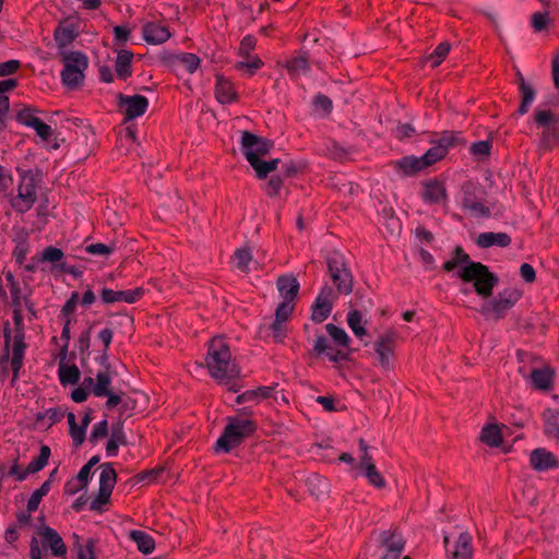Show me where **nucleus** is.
Returning <instances> with one entry per match:
<instances>
[{"label": "nucleus", "mask_w": 559, "mask_h": 559, "mask_svg": "<svg viewBox=\"0 0 559 559\" xmlns=\"http://www.w3.org/2000/svg\"><path fill=\"white\" fill-rule=\"evenodd\" d=\"M442 269L445 272L459 269L457 277L464 283H473L475 292L483 298L490 297L499 283V277L487 265L473 261L461 246L455 247L452 258L443 263Z\"/></svg>", "instance_id": "nucleus-1"}, {"label": "nucleus", "mask_w": 559, "mask_h": 559, "mask_svg": "<svg viewBox=\"0 0 559 559\" xmlns=\"http://www.w3.org/2000/svg\"><path fill=\"white\" fill-rule=\"evenodd\" d=\"M205 364L210 376L222 384H229L240 376V369L222 336H215L209 342Z\"/></svg>", "instance_id": "nucleus-2"}, {"label": "nucleus", "mask_w": 559, "mask_h": 559, "mask_svg": "<svg viewBox=\"0 0 559 559\" xmlns=\"http://www.w3.org/2000/svg\"><path fill=\"white\" fill-rule=\"evenodd\" d=\"M255 430L257 424L253 420L237 416L227 417V425L215 443V451L229 453L239 447L245 438L253 435Z\"/></svg>", "instance_id": "nucleus-3"}, {"label": "nucleus", "mask_w": 559, "mask_h": 559, "mask_svg": "<svg viewBox=\"0 0 559 559\" xmlns=\"http://www.w3.org/2000/svg\"><path fill=\"white\" fill-rule=\"evenodd\" d=\"M63 69L60 76L63 86L69 90L79 88L84 82V72L88 68V58L82 51H69L61 53Z\"/></svg>", "instance_id": "nucleus-4"}, {"label": "nucleus", "mask_w": 559, "mask_h": 559, "mask_svg": "<svg viewBox=\"0 0 559 559\" xmlns=\"http://www.w3.org/2000/svg\"><path fill=\"white\" fill-rule=\"evenodd\" d=\"M20 182L16 195L12 197V209L21 214L28 212L37 201V186L40 179L33 170H19Z\"/></svg>", "instance_id": "nucleus-5"}, {"label": "nucleus", "mask_w": 559, "mask_h": 559, "mask_svg": "<svg viewBox=\"0 0 559 559\" xmlns=\"http://www.w3.org/2000/svg\"><path fill=\"white\" fill-rule=\"evenodd\" d=\"M326 265L330 277L336 287L338 295H349L354 287V277L348 269L344 255L338 251H332L326 257Z\"/></svg>", "instance_id": "nucleus-6"}, {"label": "nucleus", "mask_w": 559, "mask_h": 559, "mask_svg": "<svg viewBox=\"0 0 559 559\" xmlns=\"http://www.w3.org/2000/svg\"><path fill=\"white\" fill-rule=\"evenodd\" d=\"M522 292L514 287H508L498 293V295L481 306L480 312L486 317H492L496 320L502 319L506 313L515 306L521 299Z\"/></svg>", "instance_id": "nucleus-7"}, {"label": "nucleus", "mask_w": 559, "mask_h": 559, "mask_svg": "<svg viewBox=\"0 0 559 559\" xmlns=\"http://www.w3.org/2000/svg\"><path fill=\"white\" fill-rule=\"evenodd\" d=\"M465 140L460 131L445 130L430 140L431 147L426 151V157H430L435 164L443 159L451 148L465 145Z\"/></svg>", "instance_id": "nucleus-8"}, {"label": "nucleus", "mask_w": 559, "mask_h": 559, "mask_svg": "<svg viewBox=\"0 0 559 559\" xmlns=\"http://www.w3.org/2000/svg\"><path fill=\"white\" fill-rule=\"evenodd\" d=\"M118 108L124 115V121H131L143 116L148 108V99L143 95H124L119 93L117 96Z\"/></svg>", "instance_id": "nucleus-9"}, {"label": "nucleus", "mask_w": 559, "mask_h": 559, "mask_svg": "<svg viewBox=\"0 0 559 559\" xmlns=\"http://www.w3.org/2000/svg\"><path fill=\"white\" fill-rule=\"evenodd\" d=\"M337 297V294L332 287L328 285L323 286L311 307L312 321L316 323L325 321L330 317Z\"/></svg>", "instance_id": "nucleus-10"}, {"label": "nucleus", "mask_w": 559, "mask_h": 559, "mask_svg": "<svg viewBox=\"0 0 559 559\" xmlns=\"http://www.w3.org/2000/svg\"><path fill=\"white\" fill-rule=\"evenodd\" d=\"M473 538L467 532H462L456 539L451 543L450 537L444 535L443 545L448 559H472L473 558Z\"/></svg>", "instance_id": "nucleus-11"}, {"label": "nucleus", "mask_w": 559, "mask_h": 559, "mask_svg": "<svg viewBox=\"0 0 559 559\" xmlns=\"http://www.w3.org/2000/svg\"><path fill=\"white\" fill-rule=\"evenodd\" d=\"M381 547L384 554L381 559H400L405 548V539L402 533L397 530L383 531L379 535Z\"/></svg>", "instance_id": "nucleus-12"}, {"label": "nucleus", "mask_w": 559, "mask_h": 559, "mask_svg": "<svg viewBox=\"0 0 559 559\" xmlns=\"http://www.w3.org/2000/svg\"><path fill=\"white\" fill-rule=\"evenodd\" d=\"M240 144L241 152L247 160L249 153L253 154L255 158H261L267 155L273 146L271 141L249 131H242Z\"/></svg>", "instance_id": "nucleus-13"}, {"label": "nucleus", "mask_w": 559, "mask_h": 559, "mask_svg": "<svg viewBox=\"0 0 559 559\" xmlns=\"http://www.w3.org/2000/svg\"><path fill=\"white\" fill-rule=\"evenodd\" d=\"M44 547L49 548L51 555L58 558L66 557L68 548L60 534L50 526H44L38 531Z\"/></svg>", "instance_id": "nucleus-14"}, {"label": "nucleus", "mask_w": 559, "mask_h": 559, "mask_svg": "<svg viewBox=\"0 0 559 559\" xmlns=\"http://www.w3.org/2000/svg\"><path fill=\"white\" fill-rule=\"evenodd\" d=\"M144 289L142 287H136L134 289L128 290H114L111 288H103L102 289V300L104 304H114V302H127L134 304L139 301L144 296Z\"/></svg>", "instance_id": "nucleus-15"}, {"label": "nucleus", "mask_w": 559, "mask_h": 559, "mask_svg": "<svg viewBox=\"0 0 559 559\" xmlns=\"http://www.w3.org/2000/svg\"><path fill=\"white\" fill-rule=\"evenodd\" d=\"M557 456L545 448L534 449L530 454V466L538 472H548L558 467Z\"/></svg>", "instance_id": "nucleus-16"}, {"label": "nucleus", "mask_w": 559, "mask_h": 559, "mask_svg": "<svg viewBox=\"0 0 559 559\" xmlns=\"http://www.w3.org/2000/svg\"><path fill=\"white\" fill-rule=\"evenodd\" d=\"M430 157H426V153L420 157L408 155L397 159L394 163V168L402 170L405 176H413L418 171L433 165Z\"/></svg>", "instance_id": "nucleus-17"}, {"label": "nucleus", "mask_w": 559, "mask_h": 559, "mask_svg": "<svg viewBox=\"0 0 559 559\" xmlns=\"http://www.w3.org/2000/svg\"><path fill=\"white\" fill-rule=\"evenodd\" d=\"M143 39L151 45H160L166 43L171 33L169 27L162 22H146L142 28Z\"/></svg>", "instance_id": "nucleus-18"}, {"label": "nucleus", "mask_w": 559, "mask_h": 559, "mask_svg": "<svg viewBox=\"0 0 559 559\" xmlns=\"http://www.w3.org/2000/svg\"><path fill=\"white\" fill-rule=\"evenodd\" d=\"M67 417H68V424H69V432L73 440V443L76 447L81 445L85 440L86 429L93 419V409L87 408L85 411L80 426L76 424V418H75L74 413H72V412L68 413Z\"/></svg>", "instance_id": "nucleus-19"}, {"label": "nucleus", "mask_w": 559, "mask_h": 559, "mask_svg": "<svg viewBox=\"0 0 559 559\" xmlns=\"http://www.w3.org/2000/svg\"><path fill=\"white\" fill-rule=\"evenodd\" d=\"M282 67L286 69L289 78L294 81L298 80L301 75L308 74L311 70L308 53L306 51H300L297 55L292 56L282 63Z\"/></svg>", "instance_id": "nucleus-20"}, {"label": "nucleus", "mask_w": 559, "mask_h": 559, "mask_svg": "<svg viewBox=\"0 0 559 559\" xmlns=\"http://www.w3.org/2000/svg\"><path fill=\"white\" fill-rule=\"evenodd\" d=\"M27 344L25 343V332H14L12 337V357L11 369L13 372L12 382L19 377V372L23 366Z\"/></svg>", "instance_id": "nucleus-21"}, {"label": "nucleus", "mask_w": 559, "mask_h": 559, "mask_svg": "<svg viewBox=\"0 0 559 559\" xmlns=\"http://www.w3.org/2000/svg\"><path fill=\"white\" fill-rule=\"evenodd\" d=\"M214 94L216 100L222 105L236 103L239 95L235 88L234 83L222 74L216 75Z\"/></svg>", "instance_id": "nucleus-22"}, {"label": "nucleus", "mask_w": 559, "mask_h": 559, "mask_svg": "<svg viewBox=\"0 0 559 559\" xmlns=\"http://www.w3.org/2000/svg\"><path fill=\"white\" fill-rule=\"evenodd\" d=\"M133 52L127 49H120L117 51L115 60V74L121 81H127L132 76V60Z\"/></svg>", "instance_id": "nucleus-23"}, {"label": "nucleus", "mask_w": 559, "mask_h": 559, "mask_svg": "<svg viewBox=\"0 0 559 559\" xmlns=\"http://www.w3.org/2000/svg\"><path fill=\"white\" fill-rule=\"evenodd\" d=\"M313 352L318 356L325 354L332 362H340L347 358L346 354L330 346L329 340L322 334L317 335L313 343Z\"/></svg>", "instance_id": "nucleus-24"}, {"label": "nucleus", "mask_w": 559, "mask_h": 559, "mask_svg": "<svg viewBox=\"0 0 559 559\" xmlns=\"http://www.w3.org/2000/svg\"><path fill=\"white\" fill-rule=\"evenodd\" d=\"M394 336L393 333L386 332L382 334L374 343V350L379 356L382 367L389 366V360L393 354Z\"/></svg>", "instance_id": "nucleus-25"}, {"label": "nucleus", "mask_w": 559, "mask_h": 559, "mask_svg": "<svg viewBox=\"0 0 559 559\" xmlns=\"http://www.w3.org/2000/svg\"><path fill=\"white\" fill-rule=\"evenodd\" d=\"M476 243L480 248H490L493 246L506 248L511 243V237L507 233L486 231L478 235Z\"/></svg>", "instance_id": "nucleus-26"}, {"label": "nucleus", "mask_w": 559, "mask_h": 559, "mask_svg": "<svg viewBox=\"0 0 559 559\" xmlns=\"http://www.w3.org/2000/svg\"><path fill=\"white\" fill-rule=\"evenodd\" d=\"M276 285L283 300L295 301L299 292V283L295 276L282 275L277 278Z\"/></svg>", "instance_id": "nucleus-27"}, {"label": "nucleus", "mask_w": 559, "mask_h": 559, "mask_svg": "<svg viewBox=\"0 0 559 559\" xmlns=\"http://www.w3.org/2000/svg\"><path fill=\"white\" fill-rule=\"evenodd\" d=\"M51 451L48 445H41L39 454L32 459L26 468L19 475V481H23L29 474H35L41 471L48 463Z\"/></svg>", "instance_id": "nucleus-28"}, {"label": "nucleus", "mask_w": 559, "mask_h": 559, "mask_svg": "<svg viewBox=\"0 0 559 559\" xmlns=\"http://www.w3.org/2000/svg\"><path fill=\"white\" fill-rule=\"evenodd\" d=\"M423 199L426 203L437 204L447 199L444 183L438 180L429 181L425 185Z\"/></svg>", "instance_id": "nucleus-29"}, {"label": "nucleus", "mask_w": 559, "mask_h": 559, "mask_svg": "<svg viewBox=\"0 0 559 559\" xmlns=\"http://www.w3.org/2000/svg\"><path fill=\"white\" fill-rule=\"evenodd\" d=\"M530 378L535 389L548 390L552 384L554 371L549 367L535 368L531 371Z\"/></svg>", "instance_id": "nucleus-30"}, {"label": "nucleus", "mask_w": 559, "mask_h": 559, "mask_svg": "<svg viewBox=\"0 0 559 559\" xmlns=\"http://www.w3.org/2000/svg\"><path fill=\"white\" fill-rule=\"evenodd\" d=\"M129 537L135 543L138 550L144 555H150L155 549L154 538L144 531L133 530L129 533Z\"/></svg>", "instance_id": "nucleus-31"}, {"label": "nucleus", "mask_w": 559, "mask_h": 559, "mask_svg": "<svg viewBox=\"0 0 559 559\" xmlns=\"http://www.w3.org/2000/svg\"><path fill=\"white\" fill-rule=\"evenodd\" d=\"M273 386H259L253 390H247L236 397L237 404H243L247 402L259 403L271 396Z\"/></svg>", "instance_id": "nucleus-32"}, {"label": "nucleus", "mask_w": 559, "mask_h": 559, "mask_svg": "<svg viewBox=\"0 0 559 559\" xmlns=\"http://www.w3.org/2000/svg\"><path fill=\"white\" fill-rule=\"evenodd\" d=\"M544 433L559 440V411L549 408L544 413Z\"/></svg>", "instance_id": "nucleus-33"}, {"label": "nucleus", "mask_w": 559, "mask_h": 559, "mask_svg": "<svg viewBox=\"0 0 559 559\" xmlns=\"http://www.w3.org/2000/svg\"><path fill=\"white\" fill-rule=\"evenodd\" d=\"M173 63L182 67L188 73H194L200 67L201 59L192 52H180L173 58Z\"/></svg>", "instance_id": "nucleus-34"}, {"label": "nucleus", "mask_w": 559, "mask_h": 559, "mask_svg": "<svg viewBox=\"0 0 559 559\" xmlns=\"http://www.w3.org/2000/svg\"><path fill=\"white\" fill-rule=\"evenodd\" d=\"M96 383L93 385L92 393L96 397H105L110 391L111 373L110 370H100L96 373Z\"/></svg>", "instance_id": "nucleus-35"}, {"label": "nucleus", "mask_w": 559, "mask_h": 559, "mask_svg": "<svg viewBox=\"0 0 559 559\" xmlns=\"http://www.w3.org/2000/svg\"><path fill=\"white\" fill-rule=\"evenodd\" d=\"M81 372L78 366L62 365L58 366V378L60 383L66 386L68 384H76L80 381Z\"/></svg>", "instance_id": "nucleus-36"}, {"label": "nucleus", "mask_w": 559, "mask_h": 559, "mask_svg": "<svg viewBox=\"0 0 559 559\" xmlns=\"http://www.w3.org/2000/svg\"><path fill=\"white\" fill-rule=\"evenodd\" d=\"M243 59L245 60L235 63V69L237 71H243L245 75L248 78L253 76L258 70L264 67V62L257 55Z\"/></svg>", "instance_id": "nucleus-37"}, {"label": "nucleus", "mask_w": 559, "mask_h": 559, "mask_svg": "<svg viewBox=\"0 0 559 559\" xmlns=\"http://www.w3.org/2000/svg\"><path fill=\"white\" fill-rule=\"evenodd\" d=\"M519 90L522 94V102L518 109V114L523 116L528 111L532 103L535 99L536 93H535V90L533 88V86H531L528 83H526V81L524 80L523 76H521V83L519 84Z\"/></svg>", "instance_id": "nucleus-38"}, {"label": "nucleus", "mask_w": 559, "mask_h": 559, "mask_svg": "<svg viewBox=\"0 0 559 559\" xmlns=\"http://www.w3.org/2000/svg\"><path fill=\"white\" fill-rule=\"evenodd\" d=\"M346 321L356 337L362 340V337L367 335V330L365 328L366 321H364L362 314L359 310H350L347 313Z\"/></svg>", "instance_id": "nucleus-39"}, {"label": "nucleus", "mask_w": 559, "mask_h": 559, "mask_svg": "<svg viewBox=\"0 0 559 559\" xmlns=\"http://www.w3.org/2000/svg\"><path fill=\"white\" fill-rule=\"evenodd\" d=\"M100 475H99V489H105L108 491L114 490V487L117 483V473L112 467L111 463H104L100 465Z\"/></svg>", "instance_id": "nucleus-40"}, {"label": "nucleus", "mask_w": 559, "mask_h": 559, "mask_svg": "<svg viewBox=\"0 0 559 559\" xmlns=\"http://www.w3.org/2000/svg\"><path fill=\"white\" fill-rule=\"evenodd\" d=\"M325 331L332 338L333 343L342 348H348L350 344V337L346 333V331L333 323H328L325 325Z\"/></svg>", "instance_id": "nucleus-41"}, {"label": "nucleus", "mask_w": 559, "mask_h": 559, "mask_svg": "<svg viewBox=\"0 0 559 559\" xmlns=\"http://www.w3.org/2000/svg\"><path fill=\"white\" fill-rule=\"evenodd\" d=\"M480 440L489 447H499L502 443V433L497 425H487L481 429Z\"/></svg>", "instance_id": "nucleus-42"}, {"label": "nucleus", "mask_w": 559, "mask_h": 559, "mask_svg": "<svg viewBox=\"0 0 559 559\" xmlns=\"http://www.w3.org/2000/svg\"><path fill=\"white\" fill-rule=\"evenodd\" d=\"M51 488V481L45 480L41 486L36 489L29 497L27 501V510L28 512H35L38 509V506L41 501V499L48 495L49 490Z\"/></svg>", "instance_id": "nucleus-43"}, {"label": "nucleus", "mask_w": 559, "mask_h": 559, "mask_svg": "<svg viewBox=\"0 0 559 559\" xmlns=\"http://www.w3.org/2000/svg\"><path fill=\"white\" fill-rule=\"evenodd\" d=\"M75 37L76 34L74 33L73 28L68 26H58L53 33L55 41L59 48L67 47L75 39Z\"/></svg>", "instance_id": "nucleus-44"}, {"label": "nucleus", "mask_w": 559, "mask_h": 559, "mask_svg": "<svg viewBox=\"0 0 559 559\" xmlns=\"http://www.w3.org/2000/svg\"><path fill=\"white\" fill-rule=\"evenodd\" d=\"M450 44L447 41L440 43L435 50L427 57V61L430 62L432 68H436L441 64V62L445 59L448 53L450 52Z\"/></svg>", "instance_id": "nucleus-45"}, {"label": "nucleus", "mask_w": 559, "mask_h": 559, "mask_svg": "<svg viewBox=\"0 0 559 559\" xmlns=\"http://www.w3.org/2000/svg\"><path fill=\"white\" fill-rule=\"evenodd\" d=\"M361 475L366 477L368 484L376 488H383L385 486V479L382 474L377 469L376 465L367 466L366 469L361 471Z\"/></svg>", "instance_id": "nucleus-46"}, {"label": "nucleus", "mask_w": 559, "mask_h": 559, "mask_svg": "<svg viewBox=\"0 0 559 559\" xmlns=\"http://www.w3.org/2000/svg\"><path fill=\"white\" fill-rule=\"evenodd\" d=\"M248 163L254 169L259 179H265L272 173L269 162L255 158L251 153L248 154Z\"/></svg>", "instance_id": "nucleus-47"}, {"label": "nucleus", "mask_w": 559, "mask_h": 559, "mask_svg": "<svg viewBox=\"0 0 559 559\" xmlns=\"http://www.w3.org/2000/svg\"><path fill=\"white\" fill-rule=\"evenodd\" d=\"M37 112V109L31 106H25L22 109H20L15 115V120L25 127L31 128L35 120H38L35 116Z\"/></svg>", "instance_id": "nucleus-48"}, {"label": "nucleus", "mask_w": 559, "mask_h": 559, "mask_svg": "<svg viewBox=\"0 0 559 559\" xmlns=\"http://www.w3.org/2000/svg\"><path fill=\"white\" fill-rule=\"evenodd\" d=\"M29 251V243L26 237L16 240L12 257L16 264L22 265Z\"/></svg>", "instance_id": "nucleus-49"}, {"label": "nucleus", "mask_w": 559, "mask_h": 559, "mask_svg": "<svg viewBox=\"0 0 559 559\" xmlns=\"http://www.w3.org/2000/svg\"><path fill=\"white\" fill-rule=\"evenodd\" d=\"M550 21L551 20L549 17L548 12L537 11V12L533 13L531 16V26L533 27L535 33H540V32L547 29V27L550 24Z\"/></svg>", "instance_id": "nucleus-50"}, {"label": "nucleus", "mask_w": 559, "mask_h": 559, "mask_svg": "<svg viewBox=\"0 0 559 559\" xmlns=\"http://www.w3.org/2000/svg\"><path fill=\"white\" fill-rule=\"evenodd\" d=\"M95 548L96 543L92 538L87 539L84 545L79 544L76 546V556L74 559H97Z\"/></svg>", "instance_id": "nucleus-51"}, {"label": "nucleus", "mask_w": 559, "mask_h": 559, "mask_svg": "<svg viewBox=\"0 0 559 559\" xmlns=\"http://www.w3.org/2000/svg\"><path fill=\"white\" fill-rule=\"evenodd\" d=\"M92 328L93 324H91L86 330L82 331L78 338L79 352L82 356L85 357L90 356Z\"/></svg>", "instance_id": "nucleus-52"}, {"label": "nucleus", "mask_w": 559, "mask_h": 559, "mask_svg": "<svg viewBox=\"0 0 559 559\" xmlns=\"http://www.w3.org/2000/svg\"><path fill=\"white\" fill-rule=\"evenodd\" d=\"M234 258L236 266L241 271H246L248 270L252 255L249 249L240 248L235 251Z\"/></svg>", "instance_id": "nucleus-53"}, {"label": "nucleus", "mask_w": 559, "mask_h": 559, "mask_svg": "<svg viewBox=\"0 0 559 559\" xmlns=\"http://www.w3.org/2000/svg\"><path fill=\"white\" fill-rule=\"evenodd\" d=\"M257 46V38L253 35H246L239 45L238 48V56L242 58H249L251 55L250 52L255 48Z\"/></svg>", "instance_id": "nucleus-54"}, {"label": "nucleus", "mask_w": 559, "mask_h": 559, "mask_svg": "<svg viewBox=\"0 0 559 559\" xmlns=\"http://www.w3.org/2000/svg\"><path fill=\"white\" fill-rule=\"evenodd\" d=\"M270 330L272 332V337L276 343H283L287 336L285 321L274 319V321L270 325Z\"/></svg>", "instance_id": "nucleus-55"}, {"label": "nucleus", "mask_w": 559, "mask_h": 559, "mask_svg": "<svg viewBox=\"0 0 559 559\" xmlns=\"http://www.w3.org/2000/svg\"><path fill=\"white\" fill-rule=\"evenodd\" d=\"M115 251V245L91 243L85 247V252L92 255L108 257Z\"/></svg>", "instance_id": "nucleus-56"}, {"label": "nucleus", "mask_w": 559, "mask_h": 559, "mask_svg": "<svg viewBox=\"0 0 559 559\" xmlns=\"http://www.w3.org/2000/svg\"><path fill=\"white\" fill-rule=\"evenodd\" d=\"M108 435V421L103 419L94 425L90 435V442L95 444L99 439L105 438Z\"/></svg>", "instance_id": "nucleus-57"}, {"label": "nucleus", "mask_w": 559, "mask_h": 559, "mask_svg": "<svg viewBox=\"0 0 559 559\" xmlns=\"http://www.w3.org/2000/svg\"><path fill=\"white\" fill-rule=\"evenodd\" d=\"M368 448L369 447L366 443V441L364 439H360L359 440V449L361 451V455H360V459H359V463L357 465V467L360 471L366 469L367 466L376 465L374 462H373L372 456L368 453Z\"/></svg>", "instance_id": "nucleus-58"}, {"label": "nucleus", "mask_w": 559, "mask_h": 559, "mask_svg": "<svg viewBox=\"0 0 559 559\" xmlns=\"http://www.w3.org/2000/svg\"><path fill=\"white\" fill-rule=\"evenodd\" d=\"M294 310V302L288 300H283L280 302L275 310V319L281 321H287Z\"/></svg>", "instance_id": "nucleus-59"}, {"label": "nucleus", "mask_w": 559, "mask_h": 559, "mask_svg": "<svg viewBox=\"0 0 559 559\" xmlns=\"http://www.w3.org/2000/svg\"><path fill=\"white\" fill-rule=\"evenodd\" d=\"M283 179L280 176H272L265 185V193L270 198L277 197L283 188Z\"/></svg>", "instance_id": "nucleus-60"}, {"label": "nucleus", "mask_w": 559, "mask_h": 559, "mask_svg": "<svg viewBox=\"0 0 559 559\" xmlns=\"http://www.w3.org/2000/svg\"><path fill=\"white\" fill-rule=\"evenodd\" d=\"M35 130L36 134L43 140L48 141L52 136V129L49 124L45 123L40 119L35 120L31 127Z\"/></svg>", "instance_id": "nucleus-61"}, {"label": "nucleus", "mask_w": 559, "mask_h": 559, "mask_svg": "<svg viewBox=\"0 0 559 559\" xmlns=\"http://www.w3.org/2000/svg\"><path fill=\"white\" fill-rule=\"evenodd\" d=\"M416 130L411 123H400L393 131L394 136L400 140H406L415 135Z\"/></svg>", "instance_id": "nucleus-62"}, {"label": "nucleus", "mask_w": 559, "mask_h": 559, "mask_svg": "<svg viewBox=\"0 0 559 559\" xmlns=\"http://www.w3.org/2000/svg\"><path fill=\"white\" fill-rule=\"evenodd\" d=\"M491 143L489 141H477L469 147V152L478 157H486L490 154Z\"/></svg>", "instance_id": "nucleus-63"}, {"label": "nucleus", "mask_w": 559, "mask_h": 559, "mask_svg": "<svg viewBox=\"0 0 559 559\" xmlns=\"http://www.w3.org/2000/svg\"><path fill=\"white\" fill-rule=\"evenodd\" d=\"M63 258V252L61 249L59 248H56V247H47L44 249V251L41 252V261H45V262H59L61 261Z\"/></svg>", "instance_id": "nucleus-64"}]
</instances>
